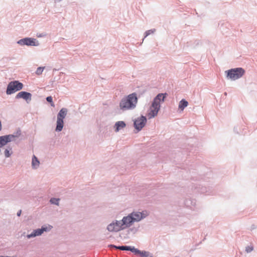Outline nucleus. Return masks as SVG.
I'll use <instances>...</instances> for the list:
<instances>
[{
    "label": "nucleus",
    "instance_id": "obj_4",
    "mask_svg": "<svg viewBox=\"0 0 257 257\" xmlns=\"http://www.w3.org/2000/svg\"><path fill=\"white\" fill-rule=\"evenodd\" d=\"M67 109L65 108H62L57 115V126L56 131L60 132L63 127V119L66 116Z\"/></svg>",
    "mask_w": 257,
    "mask_h": 257
},
{
    "label": "nucleus",
    "instance_id": "obj_20",
    "mask_svg": "<svg viewBox=\"0 0 257 257\" xmlns=\"http://www.w3.org/2000/svg\"><path fill=\"white\" fill-rule=\"evenodd\" d=\"M46 100L48 102H50L51 103V105L52 106H54V104L53 102V99H52V96H48L47 98H46Z\"/></svg>",
    "mask_w": 257,
    "mask_h": 257
},
{
    "label": "nucleus",
    "instance_id": "obj_3",
    "mask_svg": "<svg viewBox=\"0 0 257 257\" xmlns=\"http://www.w3.org/2000/svg\"><path fill=\"white\" fill-rule=\"evenodd\" d=\"M225 72L228 78L234 80L241 77L244 75L245 71L242 68H236L230 69Z\"/></svg>",
    "mask_w": 257,
    "mask_h": 257
},
{
    "label": "nucleus",
    "instance_id": "obj_17",
    "mask_svg": "<svg viewBox=\"0 0 257 257\" xmlns=\"http://www.w3.org/2000/svg\"><path fill=\"white\" fill-rule=\"evenodd\" d=\"M133 252H135L136 253L140 254V255L142 257H149V252L144 251H141L140 250L137 249V251H133Z\"/></svg>",
    "mask_w": 257,
    "mask_h": 257
},
{
    "label": "nucleus",
    "instance_id": "obj_14",
    "mask_svg": "<svg viewBox=\"0 0 257 257\" xmlns=\"http://www.w3.org/2000/svg\"><path fill=\"white\" fill-rule=\"evenodd\" d=\"M113 246L116 248H118V249H119L122 250H131L132 252L137 251L136 248H135L134 247L132 248L130 246H118V247H116L115 246Z\"/></svg>",
    "mask_w": 257,
    "mask_h": 257
},
{
    "label": "nucleus",
    "instance_id": "obj_1",
    "mask_svg": "<svg viewBox=\"0 0 257 257\" xmlns=\"http://www.w3.org/2000/svg\"><path fill=\"white\" fill-rule=\"evenodd\" d=\"M138 102L137 94L133 93L124 97L119 102V107L122 111L134 109Z\"/></svg>",
    "mask_w": 257,
    "mask_h": 257
},
{
    "label": "nucleus",
    "instance_id": "obj_10",
    "mask_svg": "<svg viewBox=\"0 0 257 257\" xmlns=\"http://www.w3.org/2000/svg\"><path fill=\"white\" fill-rule=\"evenodd\" d=\"M120 221L121 222V225L123 229L131 226L133 223H134L133 218L132 217L130 214L127 216L123 217L122 220Z\"/></svg>",
    "mask_w": 257,
    "mask_h": 257
},
{
    "label": "nucleus",
    "instance_id": "obj_24",
    "mask_svg": "<svg viewBox=\"0 0 257 257\" xmlns=\"http://www.w3.org/2000/svg\"><path fill=\"white\" fill-rule=\"evenodd\" d=\"M21 214V210H20L18 213H17V215L18 216H20V215Z\"/></svg>",
    "mask_w": 257,
    "mask_h": 257
},
{
    "label": "nucleus",
    "instance_id": "obj_22",
    "mask_svg": "<svg viewBox=\"0 0 257 257\" xmlns=\"http://www.w3.org/2000/svg\"><path fill=\"white\" fill-rule=\"evenodd\" d=\"M253 247L251 246H247L246 248H245V250L247 252H249L250 251H251L252 250H253Z\"/></svg>",
    "mask_w": 257,
    "mask_h": 257
},
{
    "label": "nucleus",
    "instance_id": "obj_9",
    "mask_svg": "<svg viewBox=\"0 0 257 257\" xmlns=\"http://www.w3.org/2000/svg\"><path fill=\"white\" fill-rule=\"evenodd\" d=\"M18 43L20 45H26L28 46H38L39 45L36 39L32 38H26L21 39Z\"/></svg>",
    "mask_w": 257,
    "mask_h": 257
},
{
    "label": "nucleus",
    "instance_id": "obj_6",
    "mask_svg": "<svg viewBox=\"0 0 257 257\" xmlns=\"http://www.w3.org/2000/svg\"><path fill=\"white\" fill-rule=\"evenodd\" d=\"M147 122V119L145 116H141L137 118L134 121V126L138 131L141 130L144 127Z\"/></svg>",
    "mask_w": 257,
    "mask_h": 257
},
{
    "label": "nucleus",
    "instance_id": "obj_19",
    "mask_svg": "<svg viewBox=\"0 0 257 257\" xmlns=\"http://www.w3.org/2000/svg\"><path fill=\"white\" fill-rule=\"evenodd\" d=\"M59 199H57V198H53L51 199L50 202L52 204H56V205H58L59 204Z\"/></svg>",
    "mask_w": 257,
    "mask_h": 257
},
{
    "label": "nucleus",
    "instance_id": "obj_11",
    "mask_svg": "<svg viewBox=\"0 0 257 257\" xmlns=\"http://www.w3.org/2000/svg\"><path fill=\"white\" fill-rule=\"evenodd\" d=\"M51 226H49L48 227H43L41 229H38L34 231L33 233L28 235V238H30L32 237H35L36 236H38L41 235L44 231H46L51 229Z\"/></svg>",
    "mask_w": 257,
    "mask_h": 257
},
{
    "label": "nucleus",
    "instance_id": "obj_16",
    "mask_svg": "<svg viewBox=\"0 0 257 257\" xmlns=\"http://www.w3.org/2000/svg\"><path fill=\"white\" fill-rule=\"evenodd\" d=\"M39 161L35 156H33L32 165L34 168H37L39 166Z\"/></svg>",
    "mask_w": 257,
    "mask_h": 257
},
{
    "label": "nucleus",
    "instance_id": "obj_13",
    "mask_svg": "<svg viewBox=\"0 0 257 257\" xmlns=\"http://www.w3.org/2000/svg\"><path fill=\"white\" fill-rule=\"evenodd\" d=\"M115 132H118L119 130L125 126V123L122 121L117 122L115 124Z\"/></svg>",
    "mask_w": 257,
    "mask_h": 257
},
{
    "label": "nucleus",
    "instance_id": "obj_8",
    "mask_svg": "<svg viewBox=\"0 0 257 257\" xmlns=\"http://www.w3.org/2000/svg\"><path fill=\"white\" fill-rule=\"evenodd\" d=\"M107 229L109 231L111 232H117L121 229H123L120 221H116L115 222L109 224L107 226Z\"/></svg>",
    "mask_w": 257,
    "mask_h": 257
},
{
    "label": "nucleus",
    "instance_id": "obj_21",
    "mask_svg": "<svg viewBox=\"0 0 257 257\" xmlns=\"http://www.w3.org/2000/svg\"><path fill=\"white\" fill-rule=\"evenodd\" d=\"M44 68L45 67H38L36 72V74L38 75L41 74Z\"/></svg>",
    "mask_w": 257,
    "mask_h": 257
},
{
    "label": "nucleus",
    "instance_id": "obj_2",
    "mask_svg": "<svg viewBox=\"0 0 257 257\" xmlns=\"http://www.w3.org/2000/svg\"><path fill=\"white\" fill-rule=\"evenodd\" d=\"M165 97V95L160 93L155 98L152 105L150 106L148 111L147 116L149 119L154 117L157 115L160 109L161 102H164Z\"/></svg>",
    "mask_w": 257,
    "mask_h": 257
},
{
    "label": "nucleus",
    "instance_id": "obj_23",
    "mask_svg": "<svg viewBox=\"0 0 257 257\" xmlns=\"http://www.w3.org/2000/svg\"><path fill=\"white\" fill-rule=\"evenodd\" d=\"M154 31H155V30H152L147 31L146 32V37H147V36H148L149 35H150L151 34L153 33L154 32Z\"/></svg>",
    "mask_w": 257,
    "mask_h": 257
},
{
    "label": "nucleus",
    "instance_id": "obj_7",
    "mask_svg": "<svg viewBox=\"0 0 257 257\" xmlns=\"http://www.w3.org/2000/svg\"><path fill=\"white\" fill-rule=\"evenodd\" d=\"M132 217L133 218V221L135 222H138L144 218L148 215V213L146 211H144L142 212H133L130 214Z\"/></svg>",
    "mask_w": 257,
    "mask_h": 257
},
{
    "label": "nucleus",
    "instance_id": "obj_18",
    "mask_svg": "<svg viewBox=\"0 0 257 257\" xmlns=\"http://www.w3.org/2000/svg\"><path fill=\"white\" fill-rule=\"evenodd\" d=\"M12 153H13V152L12 150V148H8L6 149L4 151V154L6 158L10 157L11 156Z\"/></svg>",
    "mask_w": 257,
    "mask_h": 257
},
{
    "label": "nucleus",
    "instance_id": "obj_5",
    "mask_svg": "<svg viewBox=\"0 0 257 257\" xmlns=\"http://www.w3.org/2000/svg\"><path fill=\"white\" fill-rule=\"evenodd\" d=\"M23 83L18 81H14L11 82L8 86L7 89V93L8 94H12L17 91L20 90L23 88Z\"/></svg>",
    "mask_w": 257,
    "mask_h": 257
},
{
    "label": "nucleus",
    "instance_id": "obj_12",
    "mask_svg": "<svg viewBox=\"0 0 257 257\" xmlns=\"http://www.w3.org/2000/svg\"><path fill=\"white\" fill-rule=\"evenodd\" d=\"M32 94L27 92L21 91L18 93L16 95V98H23L26 100L27 102L30 101L31 100Z\"/></svg>",
    "mask_w": 257,
    "mask_h": 257
},
{
    "label": "nucleus",
    "instance_id": "obj_15",
    "mask_svg": "<svg viewBox=\"0 0 257 257\" xmlns=\"http://www.w3.org/2000/svg\"><path fill=\"white\" fill-rule=\"evenodd\" d=\"M188 104V103L186 100L182 99L179 102V108L183 111L185 107L187 106Z\"/></svg>",
    "mask_w": 257,
    "mask_h": 257
}]
</instances>
